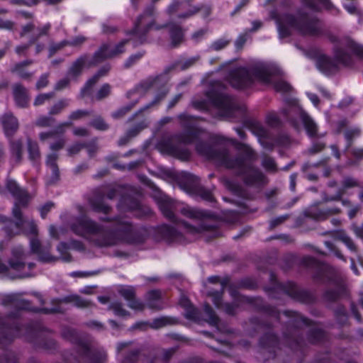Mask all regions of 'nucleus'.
Returning <instances> with one entry per match:
<instances>
[{"label":"nucleus","mask_w":363,"mask_h":363,"mask_svg":"<svg viewBox=\"0 0 363 363\" xmlns=\"http://www.w3.org/2000/svg\"><path fill=\"white\" fill-rule=\"evenodd\" d=\"M272 77L267 69L260 66L251 71L245 68H240L231 74L229 80L233 86L242 89L248 86L254 79L264 84H269L271 82Z\"/></svg>","instance_id":"f257e3e1"},{"label":"nucleus","mask_w":363,"mask_h":363,"mask_svg":"<svg viewBox=\"0 0 363 363\" xmlns=\"http://www.w3.org/2000/svg\"><path fill=\"white\" fill-rule=\"evenodd\" d=\"M277 28L281 38L286 37L290 28H295L304 34L312 33L313 30L308 27L303 19H296L293 16L286 15L277 20Z\"/></svg>","instance_id":"f03ea898"},{"label":"nucleus","mask_w":363,"mask_h":363,"mask_svg":"<svg viewBox=\"0 0 363 363\" xmlns=\"http://www.w3.org/2000/svg\"><path fill=\"white\" fill-rule=\"evenodd\" d=\"M26 255L23 253L21 246L12 249L11 256L9 260V266L0 264V274H7L10 269L18 272V277H25L27 273L22 272L26 266L25 259Z\"/></svg>","instance_id":"7ed1b4c3"},{"label":"nucleus","mask_w":363,"mask_h":363,"mask_svg":"<svg viewBox=\"0 0 363 363\" xmlns=\"http://www.w3.org/2000/svg\"><path fill=\"white\" fill-rule=\"evenodd\" d=\"M73 231L81 236L89 238L91 235L99 232L100 228L86 218L76 220L72 227Z\"/></svg>","instance_id":"20e7f679"},{"label":"nucleus","mask_w":363,"mask_h":363,"mask_svg":"<svg viewBox=\"0 0 363 363\" xmlns=\"http://www.w3.org/2000/svg\"><path fill=\"white\" fill-rule=\"evenodd\" d=\"M7 188L15 196L17 197L18 201L16 203L15 206L13 210V216L16 218L21 217V213L18 210L19 205H24L28 200V196L26 192L21 189L16 182L9 181L7 184Z\"/></svg>","instance_id":"39448f33"},{"label":"nucleus","mask_w":363,"mask_h":363,"mask_svg":"<svg viewBox=\"0 0 363 363\" xmlns=\"http://www.w3.org/2000/svg\"><path fill=\"white\" fill-rule=\"evenodd\" d=\"M154 18L150 13H147L140 16L136 24L134 33L136 35H142L148 30H151L153 26Z\"/></svg>","instance_id":"423d86ee"},{"label":"nucleus","mask_w":363,"mask_h":363,"mask_svg":"<svg viewBox=\"0 0 363 363\" xmlns=\"http://www.w3.org/2000/svg\"><path fill=\"white\" fill-rule=\"evenodd\" d=\"M125 42H121L119 45L116 46L114 48L112 46L104 45L101 49L96 53L95 61L98 62L101 59H105L108 57H112L119 53L123 52V46Z\"/></svg>","instance_id":"0eeeda50"},{"label":"nucleus","mask_w":363,"mask_h":363,"mask_svg":"<svg viewBox=\"0 0 363 363\" xmlns=\"http://www.w3.org/2000/svg\"><path fill=\"white\" fill-rule=\"evenodd\" d=\"M120 293L122 296H123L126 300L130 301V308L136 311H140L143 308L144 306L141 302L133 300L135 294L134 289L133 287L128 286H123L121 289Z\"/></svg>","instance_id":"6e6552de"},{"label":"nucleus","mask_w":363,"mask_h":363,"mask_svg":"<svg viewBox=\"0 0 363 363\" xmlns=\"http://www.w3.org/2000/svg\"><path fill=\"white\" fill-rule=\"evenodd\" d=\"M297 110L299 113V118L304 125L308 134L310 136L315 135L316 133V125L315 123L301 108H298Z\"/></svg>","instance_id":"1a4fd4ad"},{"label":"nucleus","mask_w":363,"mask_h":363,"mask_svg":"<svg viewBox=\"0 0 363 363\" xmlns=\"http://www.w3.org/2000/svg\"><path fill=\"white\" fill-rule=\"evenodd\" d=\"M348 52H354L359 55H362V52L360 50V48L357 47L354 43H350L347 49V52H343L342 51H337L335 53V60L339 63H342L343 65H347V59H348Z\"/></svg>","instance_id":"9d476101"},{"label":"nucleus","mask_w":363,"mask_h":363,"mask_svg":"<svg viewBox=\"0 0 363 363\" xmlns=\"http://www.w3.org/2000/svg\"><path fill=\"white\" fill-rule=\"evenodd\" d=\"M317 67L321 72L328 74L333 71L336 65L330 58L323 56L318 59Z\"/></svg>","instance_id":"9b49d317"},{"label":"nucleus","mask_w":363,"mask_h":363,"mask_svg":"<svg viewBox=\"0 0 363 363\" xmlns=\"http://www.w3.org/2000/svg\"><path fill=\"white\" fill-rule=\"evenodd\" d=\"M30 248L33 253H36L39 259L43 262H52L55 260V258L50 255H44L41 250V246L38 240H30Z\"/></svg>","instance_id":"f8f14e48"},{"label":"nucleus","mask_w":363,"mask_h":363,"mask_svg":"<svg viewBox=\"0 0 363 363\" xmlns=\"http://www.w3.org/2000/svg\"><path fill=\"white\" fill-rule=\"evenodd\" d=\"M13 94L16 104L19 106H24L28 102L26 90L20 85H16L13 89Z\"/></svg>","instance_id":"ddd939ff"},{"label":"nucleus","mask_w":363,"mask_h":363,"mask_svg":"<svg viewBox=\"0 0 363 363\" xmlns=\"http://www.w3.org/2000/svg\"><path fill=\"white\" fill-rule=\"evenodd\" d=\"M5 133L6 135L13 133L18 128V122L13 116H6L3 121Z\"/></svg>","instance_id":"4468645a"},{"label":"nucleus","mask_w":363,"mask_h":363,"mask_svg":"<svg viewBox=\"0 0 363 363\" xmlns=\"http://www.w3.org/2000/svg\"><path fill=\"white\" fill-rule=\"evenodd\" d=\"M161 293L158 291H151L147 295V304L150 308H159L160 306V298Z\"/></svg>","instance_id":"2eb2a0df"},{"label":"nucleus","mask_w":363,"mask_h":363,"mask_svg":"<svg viewBox=\"0 0 363 363\" xmlns=\"http://www.w3.org/2000/svg\"><path fill=\"white\" fill-rule=\"evenodd\" d=\"M56 159L57 156L55 155H50L48 157L47 160V164L50 167L55 179L58 177V170L55 165Z\"/></svg>","instance_id":"dca6fc26"},{"label":"nucleus","mask_w":363,"mask_h":363,"mask_svg":"<svg viewBox=\"0 0 363 363\" xmlns=\"http://www.w3.org/2000/svg\"><path fill=\"white\" fill-rule=\"evenodd\" d=\"M102 74H101L100 72L99 74L93 77L91 79H89L87 81V82L85 84L84 87L82 90V96H86V95L89 94L90 90L91 89V86L96 82V81L98 80L99 76H101Z\"/></svg>","instance_id":"f3484780"},{"label":"nucleus","mask_w":363,"mask_h":363,"mask_svg":"<svg viewBox=\"0 0 363 363\" xmlns=\"http://www.w3.org/2000/svg\"><path fill=\"white\" fill-rule=\"evenodd\" d=\"M21 225L26 233L35 234L37 232L36 226L33 221L21 220Z\"/></svg>","instance_id":"a211bd4d"},{"label":"nucleus","mask_w":363,"mask_h":363,"mask_svg":"<svg viewBox=\"0 0 363 363\" xmlns=\"http://www.w3.org/2000/svg\"><path fill=\"white\" fill-rule=\"evenodd\" d=\"M204 319L211 324L216 323V317L212 309L208 306L204 308Z\"/></svg>","instance_id":"6ab92c4d"},{"label":"nucleus","mask_w":363,"mask_h":363,"mask_svg":"<svg viewBox=\"0 0 363 363\" xmlns=\"http://www.w3.org/2000/svg\"><path fill=\"white\" fill-rule=\"evenodd\" d=\"M28 151L30 157L32 160H36L39 157L38 147L36 143L29 142Z\"/></svg>","instance_id":"aec40b11"},{"label":"nucleus","mask_w":363,"mask_h":363,"mask_svg":"<svg viewBox=\"0 0 363 363\" xmlns=\"http://www.w3.org/2000/svg\"><path fill=\"white\" fill-rule=\"evenodd\" d=\"M182 36V32L179 28L176 27L171 30V38L174 44L180 42Z\"/></svg>","instance_id":"412c9836"},{"label":"nucleus","mask_w":363,"mask_h":363,"mask_svg":"<svg viewBox=\"0 0 363 363\" xmlns=\"http://www.w3.org/2000/svg\"><path fill=\"white\" fill-rule=\"evenodd\" d=\"M111 308L115 315L118 316H125L127 315L126 311L122 308L121 305L118 303H114L111 306Z\"/></svg>","instance_id":"4be33fe9"},{"label":"nucleus","mask_w":363,"mask_h":363,"mask_svg":"<svg viewBox=\"0 0 363 363\" xmlns=\"http://www.w3.org/2000/svg\"><path fill=\"white\" fill-rule=\"evenodd\" d=\"M110 93V86L108 84H104L101 87L96 95V99H101L106 97Z\"/></svg>","instance_id":"5701e85b"},{"label":"nucleus","mask_w":363,"mask_h":363,"mask_svg":"<svg viewBox=\"0 0 363 363\" xmlns=\"http://www.w3.org/2000/svg\"><path fill=\"white\" fill-rule=\"evenodd\" d=\"M274 89L278 91L286 92L291 89L290 85L284 81H280L274 84Z\"/></svg>","instance_id":"b1692460"},{"label":"nucleus","mask_w":363,"mask_h":363,"mask_svg":"<svg viewBox=\"0 0 363 363\" xmlns=\"http://www.w3.org/2000/svg\"><path fill=\"white\" fill-rule=\"evenodd\" d=\"M68 299L69 302L74 303V305L79 307L86 306L88 304L86 301L82 300L77 296H72Z\"/></svg>","instance_id":"393cba45"},{"label":"nucleus","mask_w":363,"mask_h":363,"mask_svg":"<svg viewBox=\"0 0 363 363\" xmlns=\"http://www.w3.org/2000/svg\"><path fill=\"white\" fill-rule=\"evenodd\" d=\"M85 65V60L84 59L78 60L72 66L71 69V72L73 74H76L79 72L81 69H82Z\"/></svg>","instance_id":"a878e982"},{"label":"nucleus","mask_w":363,"mask_h":363,"mask_svg":"<svg viewBox=\"0 0 363 363\" xmlns=\"http://www.w3.org/2000/svg\"><path fill=\"white\" fill-rule=\"evenodd\" d=\"M169 323V320L167 318H160L155 319L152 323L154 328H160L166 325Z\"/></svg>","instance_id":"bb28decb"},{"label":"nucleus","mask_w":363,"mask_h":363,"mask_svg":"<svg viewBox=\"0 0 363 363\" xmlns=\"http://www.w3.org/2000/svg\"><path fill=\"white\" fill-rule=\"evenodd\" d=\"M228 45V41L224 40H218L217 41H215L212 45L211 48L215 50H220L225 48Z\"/></svg>","instance_id":"cd10ccee"},{"label":"nucleus","mask_w":363,"mask_h":363,"mask_svg":"<svg viewBox=\"0 0 363 363\" xmlns=\"http://www.w3.org/2000/svg\"><path fill=\"white\" fill-rule=\"evenodd\" d=\"M50 97L51 94H40L36 97L34 104L35 106L41 105L45 101L48 100Z\"/></svg>","instance_id":"c85d7f7f"},{"label":"nucleus","mask_w":363,"mask_h":363,"mask_svg":"<svg viewBox=\"0 0 363 363\" xmlns=\"http://www.w3.org/2000/svg\"><path fill=\"white\" fill-rule=\"evenodd\" d=\"M67 105V102L65 101H59L57 104L54 106V107L51 109V113H58L62 108H64Z\"/></svg>","instance_id":"c756f323"},{"label":"nucleus","mask_w":363,"mask_h":363,"mask_svg":"<svg viewBox=\"0 0 363 363\" xmlns=\"http://www.w3.org/2000/svg\"><path fill=\"white\" fill-rule=\"evenodd\" d=\"M49 233L52 238H58L60 233H62V229H57L54 226H50Z\"/></svg>","instance_id":"7c9ffc66"},{"label":"nucleus","mask_w":363,"mask_h":363,"mask_svg":"<svg viewBox=\"0 0 363 363\" xmlns=\"http://www.w3.org/2000/svg\"><path fill=\"white\" fill-rule=\"evenodd\" d=\"M263 165L269 170H274L275 169L274 162L270 158L264 160Z\"/></svg>","instance_id":"2f4dec72"},{"label":"nucleus","mask_w":363,"mask_h":363,"mask_svg":"<svg viewBox=\"0 0 363 363\" xmlns=\"http://www.w3.org/2000/svg\"><path fill=\"white\" fill-rule=\"evenodd\" d=\"M359 130L358 128H353L345 133V137L347 140H350L352 138L359 135Z\"/></svg>","instance_id":"473e14b6"},{"label":"nucleus","mask_w":363,"mask_h":363,"mask_svg":"<svg viewBox=\"0 0 363 363\" xmlns=\"http://www.w3.org/2000/svg\"><path fill=\"white\" fill-rule=\"evenodd\" d=\"M93 125L99 130H105L107 127L104 121L100 118L96 119L94 122Z\"/></svg>","instance_id":"72a5a7b5"},{"label":"nucleus","mask_w":363,"mask_h":363,"mask_svg":"<svg viewBox=\"0 0 363 363\" xmlns=\"http://www.w3.org/2000/svg\"><path fill=\"white\" fill-rule=\"evenodd\" d=\"M53 204L52 203H48L44 205L40 209L41 216L44 218L46 213L52 208Z\"/></svg>","instance_id":"f704fd0d"},{"label":"nucleus","mask_w":363,"mask_h":363,"mask_svg":"<svg viewBox=\"0 0 363 363\" xmlns=\"http://www.w3.org/2000/svg\"><path fill=\"white\" fill-rule=\"evenodd\" d=\"M247 34L240 35L236 40L237 48H241L243 45V44L245 43V41L247 40Z\"/></svg>","instance_id":"c9c22d12"},{"label":"nucleus","mask_w":363,"mask_h":363,"mask_svg":"<svg viewBox=\"0 0 363 363\" xmlns=\"http://www.w3.org/2000/svg\"><path fill=\"white\" fill-rule=\"evenodd\" d=\"M48 84V79L46 76H43L37 83V87L38 89L45 87Z\"/></svg>","instance_id":"e433bc0d"},{"label":"nucleus","mask_w":363,"mask_h":363,"mask_svg":"<svg viewBox=\"0 0 363 363\" xmlns=\"http://www.w3.org/2000/svg\"><path fill=\"white\" fill-rule=\"evenodd\" d=\"M94 208L96 211H101L104 213H107L109 209L108 206L104 203H100L99 205L94 204Z\"/></svg>","instance_id":"4c0bfd02"},{"label":"nucleus","mask_w":363,"mask_h":363,"mask_svg":"<svg viewBox=\"0 0 363 363\" xmlns=\"http://www.w3.org/2000/svg\"><path fill=\"white\" fill-rule=\"evenodd\" d=\"M85 114H86V113L84 112V111H75V112L72 113V115L70 116V118L72 120L77 119V118H82Z\"/></svg>","instance_id":"58836bf2"},{"label":"nucleus","mask_w":363,"mask_h":363,"mask_svg":"<svg viewBox=\"0 0 363 363\" xmlns=\"http://www.w3.org/2000/svg\"><path fill=\"white\" fill-rule=\"evenodd\" d=\"M160 208L165 216L168 218H172V216H173L172 211H170L169 208H166L163 205L160 206Z\"/></svg>","instance_id":"ea45409f"},{"label":"nucleus","mask_w":363,"mask_h":363,"mask_svg":"<svg viewBox=\"0 0 363 363\" xmlns=\"http://www.w3.org/2000/svg\"><path fill=\"white\" fill-rule=\"evenodd\" d=\"M308 96L311 102L315 106H316L318 104V99L315 94H308Z\"/></svg>","instance_id":"a19ab883"},{"label":"nucleus","mask_w":363,"mask_h":363,"mask_svg":"<svg viewBox=\"0 0 363 363\" xmlns=\"http://www.w3.org/2000/svg\"><path fill=\"white\" fill-rule=\"evenodd\" d=\"M63 145H64V141L62 140H60L56 143H54L51 145V149L52 150H58V149H60L61 147H62Z\"/></svg>","instance_id":"79ce46f5"},{"label":"nucleus","mask_w":363,"mask_h":363,"mask_svg":"<svg viewBox=\"0 0 363 363\" xmlns=\"http://www.w3.org/2000/svg\"><path fill=\"white\" fill-rule=\"evenodd\" d=\"M183 213H184V214H185L189 217H196V212L191 209H189V208L186 209L185 208L183 210Z\"/></svg>","instance_id":"37998d69"},{"label":"nucleus","mask_w":363,"mask_h":363,"mask_svg":"<svg viewBox=\"0 0 363 363\" xmlns=\"http://www.w3.org/2000/svg\"><path fill=\"white\" fill-rule=\"evenodd\" d=\"M211 296H213V301L214 304L217 307H220V302H219L220 294L219 293H216L215 294H211Z\"/></svg>","instance_id":"c03bdc74"},{"label":"nucleus","mask_w":363,"mask_h":363,"mask_svg":"<svg viewBox=\"0 0 363 363\" xmlns=\"http://www.w3.org/2000/svg\"><path fill=\"white\" fill-rule=\"evenodd\" d=\"M81 148V145H79V144H77L72 147H71L70 148H69V154H74L76 152H77Z\"/></svg>","instance_id":"a18cd8bd"},{"label":"nucleus","mask_w":363,"mask_h":363,"mask_svg":"<svg viewBox=\"0 0 363 363\" xmlns=\"http://www.w3.org/2000/svg\"><path fill=\"white\" fill-rule=\"evenodd\" d=\"M86 130L84 128H77L74 130V133L76 135H84Z\"/></svg>","instance_id":"49530a36"},{"label":"nucleus","mask_w":363,"mask_h":363,"mask_svg":"<svg viewBox=\"0 0 363 363\" xmlns=\"http://www.w3.org/2000/svg\"><path fill=\"white\" fill-rule=\"evenodd\" d=\"M186 317L190 319H196V313L194 309H192V311H188L186 313Z\"/></svg>","instance_id":"de8ad7c7"},{"label":"nucleus","mask_w":363,"mask_h":363,"mask_svg":"<svg viewBox=\"0 0 363 363\" xmlns=\"http://www.w3.org/2000/svg\"><path fill=\"white\" fill-rule=\"evenodd\" d=\"M345 9L350 13H353L355 12V7L353 4H350V5H345Z\"/></svg>","instance_id":"09e8293b"},{"label":"nucleus","mask_w":363,"mask_h":363,"mask_svg":"<svg viewBox=\"0 0 363 363\" xmlns=\"http://www.w3.org/2000/svg\"><path fill=\"white\" fill-rule=\"evenodd\" d=\"M38 124L40 125H48L50 124V121L46 118H40L38 121Z\"/></svg>","instance_id":"8fccbe9b"},{"label":"nucleus","mask_w":363,"mask_h":363,"mask_svg":"<svg viewBox=\"0 0 363 363\" xmlns=\"http://www.w3.org/2000/svg\"><path fill=\"white\" fill-rule=\"evenodd\" d=\"M67 84V80L63 79L57 84L56 87H57V89H60L63 88L64 86H65V85Z\"/></svg>","instance_id":"3c124183"},{"label":"nucleus","mask_w":363,"mask_h":363,"mask_svg":"<svg viewBox=\"0 0 363 363\" xmlns=\"http://www.w3.org/2000/svg\"><path fill=\"white\" fill-rule=\"evenodd\" d=\"M290 179H291L290 187H291V190H294L295 188L296 176L292 174V175H291Z\"/></svg>","instance_id":"603ef678"},{"label":"nucleus","mask_w":363,"mask_h":363,"mask_svg":"<svg viewBox=\"0 0 363 363\" xmlns=\"http://www.w3.org/2000/svg\"><path fill=\"white\" fill-rule=\"evenodd\" d=\"M344 241L345 242V243L347 244V245L350 248V249H352L353 248V243L350 240V238H344Z\"/></svg>","instance_id":"864d4df0"},{"label":"nucleus","mask_w":363,"mask_h":363,"mask_svg":"<svg viewBox=\"0 0 363 363\" xmlns=\"http://www.w3.org/2000/svg\"><path fill=\"white\" fill-rule=\"evenodd\" d=\"M52 135H53L52 133L51 134V133H43L40 134V138H41V140H44L46 138H48V137H51Z\"/></svg>","instance_id":"5fc2aeb1"},{"label":"nucleus","mask_w":363,"mask_h":363,"mask_svg":"<svg viewBox=\"0 0 363 363\" xmlns=\"http://www.w3.org/2000/svg\"><path fill=\"white\" fill-rule=\"evenodd\" d=\"M355 184V182L353 179H347L345 181L346 186H352Z\"/></svg>","instance_id":"6e6d98bb"},{"label":"nucleus","mask_w":363,"mask_h":363,"mask_svg":"<svg viewBox=\"0 0 363 363\" xmlns=\"http://www.w3.org/2000/svg\"><path fill=\"white\" fill-rule=\"evenodd\" d=\"M181 303L184 306V307H186L188 308L190 304L189 303V301L186 298H182V301H181Z\"/></svg>","instance_id":"4d7b16f0"},{"label":"nucleus","mask_w":363,"mask_h":363,"mask_svg":"<svg viewBox=\"0 0 363 363\" xmlns=\"http://www.w3.org/2000/svg\"><path fill=\"white\" fill-rule=\"evenodd\" d=\"M218 279V277H211L208 278V281L210 282H216Z\"/></svg>","instance_id":"13d9d810"},{"label":"nucleus","mask_w":363,"mask_h":363,"mask_svg":"<svg viewBox=\"0 0 363 363\" xmlns=\"http://www.w3.org/2000/svg\"><path fill=\"white\" fill-rule=\"evenodd\" d=\"M354 154L357 157H363V150H358V152H355Z\"/></svg>","instance_id":"bf43d9fd"},{"label":"nucleus","mask_w":363,"mask_h":363,"mask_svg":"<svg viewBox=\"0 0 363 363\" xmlns=\"http://www.w3.org/2000/svg\"><path fill=\"white\" fill-rule=\"evenodd\" d=\"M26 48V46H23V47H18L16 48V52L18 53H21L23 50H25Z\"/></svg>","instance_id":"052dcab7"},{"label":"nucleus","mask_w":363,"mask_h":363,"mask_svg":"<svg viewBox=\"0 0 363 363\" xmlns=\"http://www.w3.org/2000/svg\"><path fill=\"white\" fill-rule=\"evenodd\" d=\"M355 213H356V210H351V211L349 212V216H350V218H352L353 216H354Z\"/></svg>","instance_id":"680f3d73"},{"label":"nucleus","mask_w":363,"mask_h":363,"mask_svg":"<svg viewBox=\"0 0 363 363\" xmlns=\"http://www.w3.org/2000/svg\"><path fill=\"white\" fill-rule=\"evenodd\" d=\"M332 148H333V152H334L335 155L337 157H339V155H338V153H337V151L336 147H335V146H333V147H332Z\"/></svg>","instance_id":"e2e57ef3"},{"label":"nucleus","mask_w":363,"mask_h":363,"mask_svg":"<svg viewBox=\"0 0 363 363\" xmlns=\"http://www.w3.org/2000/svg\"><path fill=\"white\" fill-rule=\"evenodd\" d=\"M253 26H254V30H257V28L260 26V23H254Z\"/></svg>","instance_id":"0e129e2a"},{"label":"nucleus","mask_w":363,"mask_h":363,"mask_svg":"<svg viewBox=\"0 0 363 363\" xmlns=\"http://www.w3.org/2000/svg\"><path fill=\"white\" fill-rule=\"evenodd\" d=\"M5 53L4 50H0V57H1Z\"/></svg>","instance_id":"69168bd1"},{"label":"nucleus","mask_w":363,"mask_h":363,"mask_svg":"<svg viewBox=\"0 0 363 363\" xmlns=\"http://www.w3.org/2000/svg\"><path fill=\"white\" fill-rule=\"evenodd\" d=\"M63 247L64 248H65V247H66L65 245H64V244H61V245L59 246V247H58V250H59L60 251V247Z\"/></svg>","instance_id":"338daca9"},{"label":"nucleus","mask_w":363,"mask_h":363,"mask_svg":"<svg viewBox=\"0 0 363 363\" xmlns=\"http://www.w3.org/2000/svg\"><path fill=\"white\" fill-rule=\"evenodd\" d=\"M111 244H112V242H105L104 243V245H111Z\"/></svg>","instance_id":"774afa93"}]
</instances>
